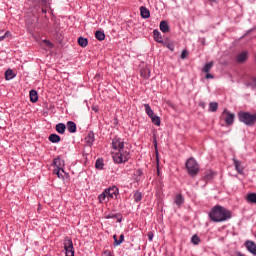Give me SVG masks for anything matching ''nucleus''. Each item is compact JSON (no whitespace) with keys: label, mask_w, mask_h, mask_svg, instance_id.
Instances as JSON below:
<instances>
[{"label":"nucleus","mask_w":256,"mask_h":256,"mask_svg":"<svg viewBox=\"0 0 256 256\" xmlns=\"http://www.w3.org/2000/svg\"><path fill=\"white\" fill-rule=\"evenodd\" d=\"M112 159L117 165L127 163L131 159V150L125 146V141L119 137L112 139Z\"/></svg>","instance_id":"obj_1"},{"label":"nucleus","mask_w":256,"mask_h":256,"mask_svg":"<svg viewBox=\"0 0 256 256\" xmlns=\"http://www.w3.org/2000/svg\"><path fill=\"white\" fill-rule=\"evenodd\" d=\"M231 217H233L231 211L220 205L214 206L209 212V218L214 223H223V221H228Z\"/></svg>","instance_id":"obj_2"},{"label":"nucleus","mask_w":256,"mask_h":256,"mask_svg":"<svg viewBox=\"0 0 256 256\" xmlns=\"http://www.w3.org/2000/svg\"><path fill=\"white\" fill-rule=\"evenodd\" d=\"M117 195H119V188L112 186L105 189L103 193L98 196V201L99 203H109L111 199H115Z\"/></svg>","instance_id":"obj_3"},{"label":"nucleus","mask_w":256,"mask_h":256,"mask_svg":"<svg viewBox=\"0 0 256 256\" xmlns=\"http://www.w3.org/2000/svg\"><path fill=\"white\" fill-rule=\"evenodd\" d=\"M238 117L239 121L244 123V125H248V127H253V124L256 122V113L251 114L249 112H240Z\"/></svg>","instance_id":"obj_4"},{"label":"nucleus","mask_w":256,"mask_h":256,"mask_svg":"<svg viewBox=\"0 0 256 256\" xmlns=\"http://www.w3.org/2000/svg\"><path fill=\"white\" fill-rule=\"evenodd\" d=\"M186 169L191 177H195L199 173V164L194 158H189L186 162Z\"/></svg>","instance_id":"obj_5"},{"label":"nucleus","mask_w":256,"mask_h":256,"mask_svg":"<svg viewBox=\"0 0 256 256\" xmlns=\"http://www.w3.org/2000/svg\"><path fill=\"white\" fill-rule=\"evenodd\" d=\"M144 108L146 115H148L152 123L159 127L161 125V118L155 115V112H153V109H151V106L149 104H144Z\"/></svg>","instance_id":"obj_6"},{"label":"nucleus","mask_w":256,"mask_h":256,"mask_svg":"<svg viewBox=\"0 0 256 256\" xmlns=\"http://www.w3.org/2000/svg\"><path fill=\"white\" fill-rule=\"evenodd\" d=\"M64 250L66 256H75V247H73V240L69 236L64 238Z\"/></svg>","instance_id":"obj_7"},{"label":"nucleus","mask_w":256,"mask_h":256,"mask_svg":"<svg viewBox=\"0 0 256 256\" xmlns=\"http://www.w3.org/2000/svg\"><path fill=\"white\" fill-rule=\"evenodd\" d=\"M222 117L224 118L226 125H233V123L235 121V114H233V113L227 111V109H225L222 113Z\"/></svg>","instance_id":"obj_8"},{"label":"nucleus","mask_w":256,"mask_h":256,"mask_svg":"<svg viewBox=\"0 0 256 256\" xmlns=\"http://www.w3.org/2000/svg\"><path fill=\"white\" fill-rule=\"evenodd\" d=\"M37 5H40L42 13H47V8L49 7V0H32Z\"/></svg>","instance_id":"obj_9"},{"label":"nucleus","mask_w":256,"mask_h":256,"mask_svg":"<svg viewBox=\"0 0 256 256\" xmlns=\"http://www.w3.org/2000/svg\"><path fill=\"white\" fill-rule=\"evenodd\" d=\"M244 245L249 253L256 255V244L253 241L247 240Z\"/></svg>","instance_id":"obj_10"},{"label":"nucleus","mask_w":256,"mask_h":256,"mask_svg":"<svg viewBox=\"0 0 256 256\" xmlns=\"http://www.w3.org/2000/svg\"><path fill=\"white\" fill-rule=\"evenodd\" d=\"M85 143L87 147H93V143H95V133L89 132L85 137Z\"/></svg>","instance_id":"obj_11"},{"label":"nucleus","mask_w":256,"mask_h":256,"mask_svg":"<svg viewBox=\"0 0 256 256\" xmlns=\"http://www.w3.org/2000/svg\"><path fill=\"white\" fill-rule=\"evenodd\" d=\"M249 57V53L247 51H244L237 55L236 61L237 63H245Z\"/></svg>","instance_id":"obj_12"},{"label":"nucleus","mask_w":256,"mask_h":256,"mask_svg":"<svg viewBox=\"0 0 256 256\" xmlns=\"http://www.w3.org/2000/svg\"><path fill=\"white\" fill-rule=\"evenodd\" d=\"M53 165L56 169H63V167H65V160L61 159V157H57L53 160Z\"/></svg>","instance_id":"obj_13"},{"label":"nucleus","mask_w":256,"mask_h":256,"mask_svg":"<svg viewBox=\"0 0 256 256\" xmlns=\"http://www.w3.org/2000/svg\"><path fill=\"white\" fill-rule=\"evenodd\" d=\"M233 163L237 173H239V175H243L244 168L241 161L237 160V158H233Z\"/></svg>","instance_id":"obj_14"},{"label":"nucleus","mask_w":256,"mask_h":256,"mask_svg":"<svg viewBox=\"0 0 256 256\" xmlns=\"http://www.w3.org/2000/svg\"><path fill=\"white\" fill-rule=\"evenodd\" d=\"M140 15L142 19H149V17H151V12L149 11V9H147V7L141 6Z\"/></svg>","instance_id":"obj_15"},{"label":"nucleus","mask_w":256,"mask_h":256,"mask_svg":"<svg viewBox=\"0 0 256 256\" xmlns=\"http://www.w3.org/2000/svg\"><path fill=\"white\" fill-rule=\"evenodd\" d=\"M66 129L69 131V133H76L77 132V124L73 121H68L66 124Z\"/></svg>","instance_id":"obj_16"},{"label":"nucleus","mask_w":256,"mask_h":256,"mask_svg":"<svg viewBox=\"0 0 256 256\" xmlns=\"http://www.w3.org/2000/svg\"><path fill=\"white\" fill-rule=\"evenodd\" d=\"M160 31H162V33H169L170 29L167 21L163 20L160 22Z\"/></svg>","instance_id":"obj_17"},{"label":"nucleus","mask_w":256,"mask_h":256,"mask_svg":"<svg viewBox=\"0 0 256 256\" xmlns=\"http://www.w3.org/2000/svg\"><path fill=\"white\" fill-rule=\"evenodd\" d=\"M153 37L157 43H163V37L161 36V32H159V30L155 29L153 31Z\"/></svg>","instance_id":"obj_18"},{"label":"nucleus","mask_w":256,"mask_h":256,"mask_svg":"<svg viewBox=\"0 0 256 256\" xmlns=\"http://www.w3.org/2000/svg\"><path fill=\"white\" fill-rule=\"evenodd\" d=\"M30 101L31 103H37V101H39L37 90H30Z\"/></svg>","instance_id":"obj_19"},{"label":"nucleus","mask_w":256,"mask_h":256,"mask_svg":"<svg viewBox=\"0 0 256 256\" xmlns=\"http://www.w3.org/2000/svg\"><path fill=\"white\" fill-rule=\"evenodd\" d=\"M67 129V126L63 123H58L56 125V131L57 133H59L60 135H63L65 133V130Z\"/></svg>","instance_id":"obj_20"},{"label":"nucleus","mask_w":256,"mask_h":256,"mask_svg":"<svg viewBox=\"0 0 256 256\" xmlns=\"http://www.w3.org/2000/svg\"><path fill=\"white\" fill-rule=\"evenodd\" d=\"M15 72H13V70L8 69L5 72V79L6 81H11V79H15Z\"/></svg>","instance_id":"obj_21"},{"label":"nucleus","mask_w":256,"mask_h":256,"mask_svg":"<svg viewBox=\"0 0 256 256\" xmlns=\"http://www.w3.org/2000/svg\"><path fill=\"white\" fill-rule=\"evenodd\" d=\"M48 139L50 143H59L61 141V136L57 134H50Z\"/></svg>","instance_id":"obj_22"},{"label":"nucleus","mask_w":256,"mask_h":256,"mask_svg":"<svg viewBox=\"0 0 256 256\" xmlns=\"http://www.w3.org/2000/svg\"><path fill=\"white\" fill-rule=\"evenodd\" d=\"M213 65H215L213 61L206 63L202 68L203 73H209L213 69Z\"/></svg>","instance_id":"obj_23"},{"label":"nucleus","mask_w":256,"mask_h":256,"mask_svg":"<svg viewBox=\"0 0 256 256\" xmlns=\"http://www.w3.org/2000/svg\"><path fill=\"white\" fill-rule=\"evenodd\" d=\"M95 38L98 40V41H105V32L101 31V30H98L95 32Z\"/></svg>","instance_id":"obj_24"},{"label":"nucleus","mask_w":256,"mask_h":256,"mask_svg":"<svg viewBox=\"0 0 256 256\" xmlns=\"http://www.w3.org/2000/svg\"><path fill=\"white\" fill-rule=\"evenodd\" d=\"M246 201H247L248 203H254V204H256V193H249V194H247V196H246Z\"/></svg>","instance_id":"obj_25"},{"label":"nucleus","mask_w":256,"mask_h":256,"mask_svg":"<svg viewBox=\"0 0 256 256\" xmlns=\"http://www.w3.org/2000/svg\"><path fill=\"white\" fill-rule=\"evenodd\" d=\"M78 45H80V47H87V45H89V40H87V38L84 37H79Z\"/></svg>","instance_id":"obj_26"},{"label":"nucleus","mask_w":256,"mask_h":256,"mask_svg":"<svg viewBox=\"0 0 256 256\" xmlns=\"http://www.w3.org/2000/svg\"><path fill=\"white\" fill-rule=\"evenodd\" d=\"M61 171H62V173H65V170H64L63 168H55V169L53 170V174H54V175H57V177H58L59 179H63V174H61Z\"/></svg>","instance_id":"obj_27"},{"label":"nucleus","mask_w":256,"mask_h":256,"mask_svg":"<svg viewBox=\"0 0 256 256\" xmlns=\"http://www.w3.org/2000/svg\"><path fill=\"white\" fill-rule=\"evenodd\" d=\"M217 109H219V104L217 102H211L209 104V111H211L212 113H215Z\"/></svg>","instance_id":"obj_28"},{"label":"nucleus","mask_w":256,"mask_h":256,"mask_svg":"<svg viewBox=\"0 0 256 256\" xmlns=\"http://www.w3.org/2000/svg\"><path fill=\"white\" fill-rule=\"evenodd\" d=\"M141 199H143V194L140 191H135L134 192V201L136 203H139V201H141Z\"/></svg>","instance_id":"obj_29"},{"label":"nucleus","mask_w":256,"mask_h":256,"mask_svg":"<svg viewBox=\"0 0 256 256\" xmlns=\"http://www.w3.org/2000/svg\"><path fill=\"white\" fill-rule=\"evenodd\" d=\"M191 243L193 245H199L201 243V238L197 234H194L191 238Z\"/></svg>","instance_id":"obj_30"},{"label":"nucleus","mask_w":256,"mask_h":256,"mask_svg":"<svg viewBox=\"0 0 256 256\" xmlns=\"http://www.w3.org/2000/svg\"><path fill=\"white\" fill-rule=\"evenodd\" d=\"M184 202V199H183V195L181 194H178L176 196V199H175V204L178 206V207H181V204Z\"/></svg>","instance_id":"obj_31"},{"label":"nucleus","mask_w":256,"mask_h":256,"mask_svg":"<svg viewBox=\"0 0 256 256\" xmlns=\"http://www.w3.org/2000/svg\"><path fill=\"white\" fill-rule=\"evenodd\" d=\"M123 241H125V235L121 234L119 239L115 240V247H119V245H121V243H123Z\"/></svg>","instance_id":"obj_32"},{"label":"nucleus","mask_w":256,"mask_h":256,"mask_svg":"<svg viewBox=\"0 0 256 256\" xmlns=\"http://www.w3.org/2000/svg\"><path fill=\"white\" fill-rule=\"evenodd\" d=\"M103 160H101V159H98V160H96V163H95V167H96V169H103Z\"/></svg>","instance_id":"obj_33"},{"label":"nucleus","mask_w":256,"mask_h":256,"mask_svg":"<svg viewBox=\"0 0 256 256\" xmlns=\"http://www.w3.org/2000/svg\"><path fill=\"white\" fill-rule=\"evenodd\" d=\"M211 179H213V172L212 171H209L205 174L204 176V180L206 181H211Z\"/></svg>","instance_id":"obj_34"},{"label":"nucleus","mask_w":256,"mask_h":256,"mask_svg":"<svg viewBox=\"0 0 256 256\" xmlns=\"http://www.w3.org/2000/svg\"><path fill=\"white\" fill-rule=\"evenodd\" d=\"M9 35H11V32L6 31L4 35H0V41H4L6 37H9Z\"/></svg>","instance_id":"obj_35"},{"label":"nucleus","mask_w":256,"mask_h":256,"mask_svg":"<svg viewBox=\"0 0 256 256\" xmlns=\"http://www.w3.org/2000/svg\"><path fill=\"white\" fill-rule=\"evenodd\" d=\"M105 217L107 219H117V217H119V214H107Z\"/></svg>","instance_id":"obj_36"},{"label":"nucleus","mask_w":256,"mask_h":256,"mask_svg":"<svg viewBox=\"0 0 256 256\" xmlns=\"http://www.w3.org/2000/svg\"><path fill=\"white\" fill-rule=\"evenodd\" d=\"M188 55H189V53L187 52V50H183L181 53V59H187Z\"/></svg>","instance_id":"obj_37"},{"label":"nucleus","mask_w":256,"mask_h":256,"mask_svg":"<svg viewBox=\"0 0 256 256\" xmlns=\"http://www.w3.org/2000/svg\"><path fill=\"white\" fill-rule=\"evenodd\" d=\"M103 256H113V253H111V250H105Z\"/></svg>","instance_id":"obj_38"},{"label":"nucleus","mask_w":256,"mask_h":256,"mask_svg":"<svg viewBox=\"0 0 256 256\" xmlns=\"http://www.w3.org/2000/svg\"><path fill=\"white\" fill-rule=\"evenodd\" d=\"M167 47L170 49V51H175V46L173 44H167Z\"/></svg>","instance_id":"obj_39"},{"label":"nucleus","mask_w":256,"mask_h":256,"mask_svg":"<svg viewBox=\"0 0 256 256\" xmlns=\"http://www.w3.org/2000/svg\"><path fill=\"white\" fill-rule=\"evenodd\" d=\"M44 43H46V45H48V47H53V43H51V41H49V40H44Z\"/></svg>","instance_id":"obj_40"},{"label":"nucleus","mask_w":256,"mask_h":256,"mask_svg":"<svg viewBox=\"0 0 256 256\" xmlns=\"http://www.w3.org/2000/svg\"><path fill=\"white\" fill-rule=\"evenodd\" d=\"M206 79H214V76L212 74L207 73L206 74Z\"/></svg>","instance_id":"obj_41"},{"label":"nucleus","mask_w":256,"mask_h":256,"mask_svg":"<svg viewBox=\"0 0 256 256\" xmlns=\"http://www.w3.org/2000/svg\"><path fill=\"white\" fill-rule=\"evenodd\" d=\"M148 239L149 241H153V234L151 232L148 233Z\"/></svg>","instance_id":"obj_42"},{"label":"nucleus","mask_w":256,"mask_h":256,"mask_svg":"<svg viewBox=\"0 0 256 256\" xmlns=\"http://www.w3.org/2000/svg\"><path fill=\"white\" fill-rule=\"evenodd\" d=\"M92 111H95V113H99V109L95 106L92 107Z\"/></svg>","instance_id":"obj_43"},{"label":"nucleus","mask_w":256,"mask_h":256,"mask_svg":"<svg viewBox=\"0 0 256 256\" xmlns=\"http://www.w3.org/2000/svg\"><path fill=\"white\" fill-rule=\"evenodd\" d=\"M121 221H123V217H122V216H120V217L117 219V222H118V223H121Z\"/></svg>","instance_id":"obj_44"},{"label":"nucleus","mask_w":256,"mask_h":256,"mask_svg":"<svg viewBox=\"0 0 256 256\" xmlns=\"http://www.w3.org/2000/svg\"><path fill=\"white\" fill-rule=\"evenodd\" d=\"M237 256H245V254L241 253V252H237L236 253Z\"/></svg>","instance_id":"obj_45"},{"label":"nucleus","mask_w":256,"mask_h":256,"mask_svg":"<svg viewBox=\"0 0 256 256\" xmlns=\"http://www.w3.org/2000/svg\"><path fill=\"white\" fill-rule=\"evenodd\" d=\"M113 239H114V246H115V240L117 239V235H114Z\"/></svg>","instance_id":"obj_46"},{"label":"nucleus","mask_w":256,"mask_h":256,"mask_svg":"<svg viewBox=\"0 0 256 256\" xmlns=\"http://www.w3.org/2000/svg\"><path fill=\"white\" fill-rule=\"evenodd\" d=\"M138 175H141L142 171L141 170H137Z\"/></svg>","instance_id":"obj_47"},{"label":"nucleus","mask_w":256,"mask_h":256,"mask_svg":"<svg viewBox=\"0 0 256 256\" xmlns=\"http://www.w3.org/2000/svg\"><path fill=\"white\" fill-rule=\"evenodd\" d=\"M253 83H255V87H256V78H253Z\"/></svg>","instance_id":"obj_48"},{"label":"nucleus","mask_w":256,"mask_h":256,"mask_svg":"<svg viewBox=\"0 0 256 256\" xmlns=\"http://www.w3.org/2000/svg\"><path fill=\"white\" fill-rule=\"evenodd\" d=\"M209 1H211L212 3H215V0H209Z\"/></svg>","instance_id":"obj_49"},{"label":"nucleus","mask_w":256,"mask_h":256,"mask_svg":"<svg viewBox=\"0 0 256 256\" xmlns=\"http://www.w3.org/2000/svg\"><path fill=\"white\" fill-rule=\"evenodd\" d=\"M251 31H253V29L249 30L248 33H251Z\"/></svg>","instance_id":"obj_50"},{"label":"nucleus","mask_w":256,"mask_h":256,"mask_svg":"<svg viewBox=\"0 0 256 256\" xmlns=\"http://www.w3.org/2000/svg\"><path fill=\"white\" fill-rule=\"evenodd\" d=\"M156 161H159V157L156 158Z\"/></svg>","instance_id":"obj_51"}]
</instances>
